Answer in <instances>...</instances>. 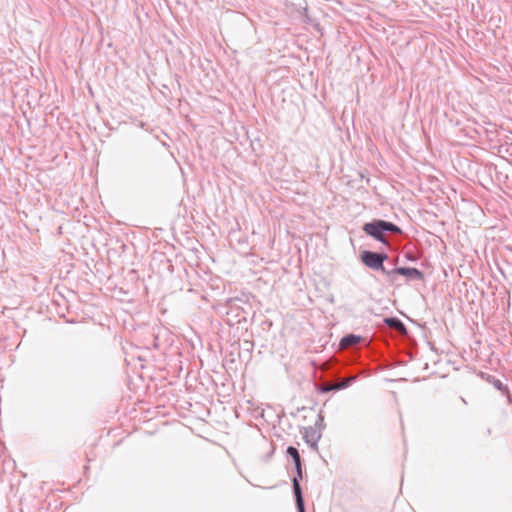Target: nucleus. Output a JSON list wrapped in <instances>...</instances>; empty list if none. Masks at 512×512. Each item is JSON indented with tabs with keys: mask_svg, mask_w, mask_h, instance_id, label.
<instances>
[{
	"mask_svg": "<svg viewBox=\"0 0 512 512\" xmlns=\"http://www.w3.org/2000/svg\"><path fill=\"white\" fill-rule=\"evenodd\" d=\"M362 230L366 235L382 244L389 243L386 236L387 233L402 234V229L398 225L382 219H374L371 222L365 223L362 226Z\"/></svg>",
	"mask_w": 512,
	"mask_h": 512,
	"instance_id": "obj_1",
	"label": "nucleus"
},
{
	"mask_svg": "<svg viewBox=\"0 0 512 512\" xmlns=\"http://www.w3.org/2000/svg\"><path fill=\"white\" fill-rule=\"evenodd\" d=\"M388 259L389 255L383 251L363 250L360 253V261L362 264L371 270L380 271L385 281L387 280V273H389L390 270L384 266L385 261Z\"/></svg>",
	"mask_w": 512,
	"mask_h": 512,
	"instance_id": "obj_2",
	"label": "nucleus"
},
{
	"mask_svg": "<svg viewBox=\"0 0 512 512\" xmlns=\"http://www.w3.org/2000/svg\"><path fill=\"white\" fill-rule=\"evenodd\" d=\"M399 276L406 277L407 281L424 280V273L415 267H394L389 270V273H387L386 282L389 283L390 285H398Z\"/></svg>",
	"mask_w": 512,
	"mask_h": 512,
	"instance_id": "obj_3",
	"label": "nucleus"
},
{
	"mask_svg": "<svg viewBox=\"0 0 512 512\" xmlns=\"http://www.w3.org/2000/svg\"><path fill=\"white\" fill-rule=\"evenodd\" d=\"M303 463L295 465V475L292 477V490L298 512H305V504L300 480L303 479Z\"/></svg>",
	"mask_w": 512,
	"mask_h": 512,
	"instance_id": "obj_4",
	"label": "nucleus"
},
{
	"mask_svg": "<svg viewBox=\"0 0 512 512\" xmlns=\"http://www.w3.org/2000/svg\"><path fill=\"white\" fill-rule=\"evenodd\" d=\"M455 134L450 141L453 145L468 146L476 142L480 136V130H453Z\"/></svg>",
	"mask_w": 512,
	"mask_h": 512,
	"instance_id": "obj_5",
	"label": "nucleus"
},
{
	"mask_svg": "<svg viewBox=\"0 0 512 512\" xmlns=\"http://www.w3.org/2000/svg\"><path fill=\"white\" fill-rule=\"evenodd\" d=\"M321 432L317 431L314 427L309 426L304 429V441L313 449H318V442L321 439Z\"/></svg>",
	"mask_w": 512,
	"mask_h": 512,
	"instance_id": "obj_6",
	"label": "nucleus"
},
{
	"mask_svg": "<svg viewBox=\"0 0 512 512\" xmlns=\"http://www.w3.org/2000/svg\"><path fill=\"white\" fill-rule=\"evenodd\" d=\"M362 341V336L356 334H347L340 339L339 348L340 349H348L350 347L356 346L358 343Z\"/></svg>",
	"mask_w": 512,
	"mask_h": 512,
	"instance_id": "obj_7",
	"label": "nucleus"
},
{
	"mask_svg": "<svg viewBox=\"0 0 512 512\" xmlns=\"http://www.w3.org/2000/svg\"><path fill=\"white\" fill-rule=\"evenodd\" d=\"M384 323L390 327L391 329H394L399 334H406L407 328L405 324L397 317H386L384 318Z\"/></svg>",
	"mask_w": 512,
	"mask_h": 512,
	"instance_id": "obj_8",
	"label": "nucleus"
},
{
	"mask_svg": "<svg viewBox=\"0 0 512 512\" xmlns=\"http://www.w3.org/2000/svg\"><path fill=\"white\" fill-rule=\"evenodd\" d=\"M487 381L490 382L497 390L501 391L507 397L508 402L512 404V396L510 395L508 387L504 385L501 380L492 375H488Z\"/></svg>",
	"mask_w": 512,
	"mask_h": 512,
	"instance_id": "obj_9",
	"label": "nucleus"
},
{
	"mask_svg": "<svg viewBox=\"0 0 512 512\" xmlns=\"http://www.w3.org/2000/svg\"><path fill=\"white\" fill-rule=\"evenodd\" d=\"M286 452H287V455L289 457H291V459L293 460L294 465L302 463V459H301L300 453H299V451H298V449L296 447L288 446Z\"/></svg>",
	"mask_w": 512,
	"mask_h": 512,
	"instance_id": "obj_10",
	"label": "nucleus"
},
{
	"mask_svg": "<svg viewBox=\"0 0 512 512\" xmlns=\"http://www.w3.org/2000/svg\"><path fill=\"white\" fill-rule=\"evenodd\" d=\"M356 378H357L356 376H351V377L339 382L338 384L335 385L336 391L346 389L356 380Z\"/></svg>",
	"mask_w": 512,
	"mask_h": 512,
	"instance_id": "obj_11",
	"label": "nucleus"
},
{
	"mask_svg": "<svg viewBox=\"0 0 512 512\" xmlns=\"http://www.w3.org/2000/svg\"><path fill=\"white\" fill-rule=\"evenodd\" d=\"M331 391H336L335 385H325V386H321L319 388V392L323 393V394L331 392Z\"/></svg>",
	"mask_w": 512,
	"mask_h": 512,
	"instance_id": "obj_12",
	"label": "nucleus"
},
{
	"mask_svg": "<svg viewBox=\"0 0 512 512\" xmlns=\"http://www.w3.org/2000/svg\"><path fill=\"white\" fill-rule=\"evenodd\" d=\"M323 422H324V417L322 416V414H318V417H317V420L315 422V426L316 427H323Z\"/></svg>",
	"mask_w": 512,
	"mask_h": 512,
	"instance_id": "obj_13",
	"label": "nucleus"
},
{
	"mask_svg": "<svg viewBox=\"0 0 512 512\" xmlns=\"http://www.w3.org/2000/svg\"><path fill=\"white\" fill-rule=\"evenodd\" d=\"M482 132L486 135H488L489 133L491 134H494L495 132H497V130H488V129H485V130H482Z\"/></svg>",
	"mask_w": 512,
	"mask_h": 512,
	"instance_id": "obj_14",
	"label": "nucleus"
},
{
	"mask_svg": "<svg viewBox=\"0 0 512 512\" xmlns=\"http://www.w3.org/2000/svg\"><path fill=\"white\" fill-rule=\"evenodd\" d=\"M76 134H77V137H78V138H81V134H80V133H77V132H76Z\"/></svg>",
	"mask_w": 512,
	"mask_h": 512,
	"instance_id": "obj_15",
	"label": "nucleus"
}]
</instances>
